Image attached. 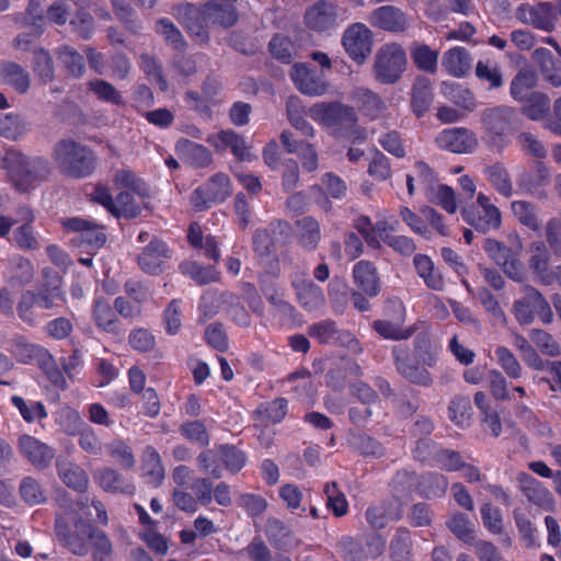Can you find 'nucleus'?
<instances>
[{
	"mask_svg": "<svg viewBox=\"0 0 561 561\" xmlns=\"http://www.w3.org/2000/svg\"><path fill=\"white\" fill-rule=\"evenodd\" d=\"M482 140L496 152H503L519 130L520 122L514 107L500 105L488 107L480 116Z\"/></svg>",
	"mask_w": 561,
	"mask_h": 561,
	"instance_id": "3",
	"label": "nucleus"
},
{
	"mask_svg": "<svg viewBox=\"0 0 561 561\" xmlns=\"http://www.w3.org/2000/svg\"><path fill=\"white\" fill-rule=\"evenodd\" d=\"M413 264L417 275L424 279L425 284L434 289L440 290L444 287V278L434 270L433 260L424 253H417L413 257Z\"/></svg>",
	"mask_w": 561,
	"mask_h": 561,
	"instance_id": "43",
	"label": "nucleus"
},
{
	"mask_svg": "<svg viewBox=\"0 0 561 561\" xmlns=\"http://www.w3.org/2000/svg\"><path fill=\"white\" fill-rule=\"evenodd\" d=\"M472 411V404L469 398L455 397L450 400L448 405V417L456 425L465 428L470 424V412Z\"/></svg>",
	"mask_w": 561,
	"mask_h": 561,
	"instance_id": "63",
	"label": "nucleus"
},
{
	"mask_svg": "<svg viewBox=\"0 0 561 561\" xmlns=\"http://www.w3.org/2000/svg\"><path fill=\"white\" fill-rule=\"evenodd\" d=\"M483 174L491 186L504 197H511L514 188L507 168L502 162L488 165Z\"/></svg>",
	"mask_w": 561,
	"mask_h": 561,
	"instance_id": "36",
	"label": "nucleus"
},
{
	"mask_svg": "<svg viewBox=\"0 0 561 561\" xmlns=\"http://www.w3.org/2000/svg\"><path fill=\"white\" fill-rule=\"evenodd\" d=\"M37 366L47 376L55 387L64 390L67 387L64 373L56 364L53 355L44 347L37 346Z\"/></svg>",
	"mask_w": 561,
	"mask_h": 561,
	"instance_id": "44",
	"label": "nucleus"
},
{
	"mask_svg": "<svg viewBox=\"0 0 561 561\" xmlns=\"http://www.w3.org/2000/svg\"><path fill=\"white\" fill-rule=\"evenodd\" d=\"M8 164L5 170L14 187L22 193L27 192L35 181L28 159L23 153L14 151Z\"/></svg>",
	"mask_w": 561,
	"mask_h": 561,
	"instance_id": "21",
	"label": "nucleus"
},
{
	"mask_svg": "<svg viewBox=\"0 0 561 561\" xmlns=\"http://www.w3.org/2000/svg\"><path fill=\"white\" fill-rule=\"evenodd\" d=\"M297 299L301 308L307 312H313L325 306V295L323 289L310 279L293 283Z\"/></svg>",
	"mask_w": 561,
	"mask_h": 561,
	"instance_id": "25",
	"label": "nucleus"
},
{
	"mask_svg": "<svg viewBox=\"0 0 561 561\" xmlns=\"http://www.w3.org/2000/svg\"><path fill=\"white\" fill-rule=\"evenodd\" d=\"M209 27L219 26L228 28L238 21L237 9L232 5L220 4V2H206Z\"/></svg>",
	"mask_w": 561,
	"mask_h": 561,
	"instance_id": "39",
	"label": "nucleus"
},
{
	"mask_svg": "<svg viewBox=\"0 0 561 561\" xmlns=\"http://www.w3.org/2000/svg\"><path fill=\"white\" fill-rule=\"evenodd\" d=\"M517 480L519 482L523 494L527 497L528 501L539 506H543L551 502V492L540 481L530 474L522 472L518 474Z\"/></svg>",
	"mask_w": 561,
	"mask_h": 561,
	"instance_id": "34",
	"label": "nucleus"
},
{
	"mask_svg": "<svg viewBox=\"0 0 561 561\" xmlns=\"http://www.w3.org/2000/svg\"><path fill=\"white\" fill-rule=\"evenodd\" d=\"M530 256L528 260L529 268L538 276L545 285H551L553 268H550L551 249L545 241H534L529 245Z\"/></svg>",
	"mask_w": 561,
	"mask_h": 561,
	"instance_id": "20",
	"label": "nucleus"
},
{
	"mask_svg": "<svg viewBox=\"0 0 561 561\" xmlns=\"http://www.w3.org/2000/svg\"><path fill=\"white\" fill-rule=\"evenodd\" d=\"M231 194L230 180L225 173L213 175L191 194V205L196 210H205L214 204L225 202Z\"/></svg>",
	"mask_w": 561,
	"mask_h": 561,
	"instance_id": "11",
	"label": "nucleus"
},
{
	"mask_svg": "<svg viewBox=\"0 0 561 561\" xmlns=\"http://www.w3.org/2000/svg\"><path fill=\"white\" fill-rule=\"evenodd\" d=\"M339 8L330 0H317L305 12V26L317 33L329 32L339 24Z\"/></svg>",
	"mask_w": 561,
	"mask_h": 561,
	"instance_id": "14",
	"label": "nucleus"
},
{
	"mask_svg": "<svg viewBox=\"0 0 561 561\" xmlns=\"http://www.w3.org/2000/svg\"><path fill=\"white\" fill-rule=\"evenodd\" d=\"M480 516L484 528L493 535L504 534V523L501 508L494 506L491 502H485L480 506Z\"/></svg>",
	"mask_w": 561,
	"mask_h": 561,
	"instance_id": "61",
	"label": "nucleus"
},
{
	"mask_svg": "<svg viewBox=\"0 0 561 561\" xmlns=\"http://www.w3.org/2000/svg\"><path fill=\"white\" fill-rule=\"evenodd\" d=\"M142 473L153 486H159L164 480V467L159 451L147 446L142 453Z\"/></svg>",
	"mask_w": 561,
	"mask_h": 561,
	"instance_id": "37",
	"label": "nucleus"
},
{
	"mask_svg": "<svg viewBox=\"0 0 561 561\" xmlns=\"http://www.w3.org/2000/svg\"><path fill=\"white\" fill-rule=\"evenodd\" d=\"M522 104V113L533 121L542 119L550 110V99L540 92H531Z\"/></svg>",
	"mask_w": 561,
	"mask_h": 561,
	"instance_id": "49",
	"label": "nucleus"
},
{
	"mask_svg": "<svg viewBox=\"0 0 561 561\" xmlns=\"http://www.w3.org/2000/svg\"><path fill=\"white\" fill-rule=\"evenodd\" d=\"M388 309H391L397 314V322L389 320H375L373 323L374 330L385 339L388 340H407L413 335V329H402L401 323L404 320L405 309L401 300H390Z\"/></svg>",
	"mask_w": 561,
	"mask_h": 561,
	"instance_id": "17",
	"label": "nucleus"
},
{
	"mask_svg": "<svg viewBox=\"0 0 561 561\" xmlns=\"http://www.w3.org/2000/svg\"><path fill=\"white\" fill-rule=\"evenodd\" d=\"M182 275L190 277L198 285L218 280L219 273L215 265H205L195 261H183L180 266Z\"/></svg>",
	"mask_w": 561,
	"mask_h": 561,
	"instance_id": "38",
	"label": "nucleus"
},
{
	"mask_svg": "<svg viewBox=\"0 0 561 561\" xmlns=\"http://www.w3.org/2000/svg\"><path fill=\"white\" fill-rule=\"evenodd\" d=\"M43 283L37 286V308L59 314L67 309L65 291L61 287L60 273L49 268H43Z\"/></svg>",
	"mask_w": 561,
	"mask_h": 561,
	"instance_id": "12",
	"label": "nucleus"
},
{
	"mask_svg": "<svg viewBox=\"0 0 561 561\" xmlns=\"http://www.w3.org/2000/svg\"><path fill=\"white\" fill-rule=\"evenodd\" d=\"M92 318L96 328L103 332L118 335L123 331L114 304L111 305L110 300L102 295L93 299Z\"/></svg>",
	"mask_w": 561,
	"mask_h": 561,
	"instance_id": "18",
	"label": "nucleus"
},
{
	"mask_svg": "<svg viewBox=\"0 0 561 561\" xmlns=\"http://www.w3.org/2000/svg\"><path fill=\"white\" fill-rule=\"evenodd\" d=\"M365 518L374 529H383L389 523L402 518L401 505L393 506L391 501H381L366 508Z\"/></svg>",
	"mask_w": 561,
	"mask_h": 561,
	"instance_id": "24",
	"label": "nucleus"
},
{
	"mask_svg": "<svg viewBox=\"0 0 561 561\" xmlns=\"http://www.w3.org/2000/svg\"><path fill=\"white\" fill-rule=\"evenodd\" d=\"M342 44L350 59L363 65L373 51V32L364 23H353L346 27Z\"/></svg>",
	"mask_w": 561,
	"mask_h": 561,
	"instance_id": "13",
	"label": "nucleus"
},
{
	"mask_svg": "<svg viewBox=\"0 0 561 561\" xmlns=\"http://www.w3.org/2000/svg\"><path fill=\"white\" fill-rule=\"evenodd\" d=\"M308 116L318 124L336 130L353 127L358 119L355 108L340 101L314 103L308 108Z\"/></svg>",
	"mask_w": 561,
	"mask_h": 561,
	"instance_id": "7",
	"label": "nucleus"
},
{
	"mask_svg": "<svg viewBox=\"0 0 561 561\" xmlns=\"http://www.w3.org/2000/svg\"><path fill=\"white\" fill-rule=\"evenodd\" d=\"M371 20L376 27L391 33L404 32L409 25L407 15L391 5L376 9L373 12Z\"/></svg>",
	"mask_w": 561,
	"mask_h": 561,
	"instance_id": "26",
	"label": "nucleus"
},
{
	"mask_svg": "<svg viewBox=\"0 0 561 561\" xmlns=\"http://www.w3.org/2000/svg\"><path fill=\"white\" fill-rule=\"evenodd\" d=\"M350 286L344 279L334 278L328 286L329 300L335 314H343L350 304Z\"/></svg>",
	"mask_w": 561,
	"mask_h": 561,
	"instance_id": "54",
	"label": "nucleus"
},
{
	"mask_svg": "<svg viewBox=\"0 0 561 561\" xmlns=\"http://www.w3.org/2000/svg\"><path fill=\"white\" fill-rule=\"evenodd\" d=\"M57 473H59V479L66 486L79 493H84L89 488V477L83 468L77 463H57Z\"/></svg>",
	"mask_w": 561,
	"mask_h": 561,
	"instance_id": "33",
	"label": "nucleus"
},
{
	"mask_svg": "<svg viewBox=\"0 0 561 561\" xmlns=\"http://www.w3.org/2000/svg\"><path fill=\"white\" fill-rule=\"evenodd\" d=\"M511 209L516 216L518 222L533 231L540 229L537 208L536 206L527 201H515L511 204Z\"/></svg>",
	"mask_w": 561,
	"mask_h": 561,
	"instance_id": "60",
	"label": "nucleus"
},
{
	"mask_svg": "<svg viewBox=\"0 0 561 561\" xmlns=\"http://www.w3.org/2000/svg\"><path fill=\"white\" fill-rule=\"evenodd\" d=\"M54 156L60 173L71 179L89 178L98 167L95 152L75 140H60L55 146Z\"/></svg>",
	"mask_w": 561,
	"mask_h": 561,
	"instance_id": "4",
	"label": "nucleus"
},
{
	"mask_svg": "<svg viewBox=\"0 0 561 561\" xmlns=\"http://www.w3.org/2000/svg\"><path fill=\"white\" fill-rule=\"evenodd\" d=\"M460 214L480 233L499 230L503 224L501 209L483 193H478L474 203L461 206Z\"/></svg>",
	"mask_w": 561,
	"mask_h": 561,
	"instance_id": "6",
	"label": "nucleus"
},
{
	"mask_svg": "<svg viewBox=\"0 0 561 561\" xmlns=\"http://www.w3.org/2000/svg\"><path fill=\"white\" fill-rule=\"evenodd\" d=\"M96 483L108 493L133 494L136 490L128 479L117 472L116 469H108V467L96 473Z\"/></svg>",
	"mask_w": 561,
	"mask_h": 561,
	"instance_id": "31",
	"label": "nucleus"
},
{
	"mask_svg": "<svg viewBox=\"0 0 561 561\" xmlns=\"http://www.w3.org/2000/svg\"><path fill=\"white\" fill-rule=\"evenodd\" d=\"M307 333L310 337L317 340L321 345H329V343H333L334 340L341 337L343 334H346L344 330L339 328L336 321L331 319L321 320L310 324L307 328ZM346 335L350 336V333Z\"/></svg>",
	"mask_w": 561,
	"mask_h": 561,
	"instance_id": "42",
	"label": "nucleus"
},
{
	"mask_svg": "<svg viewBox=\"0 0 561 561\" xmlns=\"http://www.w3.org/2000/svg\"><path fill=\"white\" fill-rule=\"evenodd\" d=\"M414 175H407V190L410 196L415 194V181L419 186L424 191L425 196L432 191V188L438 183V174L431 167V164L424 160H417L413 164Z\"/></svg>",
	"mask_w": 561,
	"mask_h": 561,
	"instance_id": "28",
	"label": "nucleus"
},
{
	"mask_svg": "<svg viewBox=\"0 0 561 561\" xmlns=\"http://www.w3.org/2000/svg\"><path fill=\"white\" fill-rule=\"evenodd\" d=\"M448 529L461 541L472 543L474 540V524L465 513H455L447 522Z\"/></svg>",
	"mask_w": 561,
	"mask_h": 561,
	"instance_id": "62",
	"label": "nucleus"
},
{
	"mask_svg": "<svg viewBox=\"0 0 561 561\" xmlns=\"http://www.w3.org/2000/svg\"><path fill=\"white\" fill-rule=\"evenodd\" d=\"M224 148H229L232 154L240 161L250 160V148L245 139L233 129H221L217 136Z\"/></svg>",
	"mask_w": 561,
	"mask_h": 561,
	"instance_id": "51",
	"label": "nucleus"
},
{
	"mask_svg": "<svg viewBox=\"0 0 561 561\" xmlns=\"http://www.w3.org/2000/svg\"><path fill=\"white\" fill-rule=\"evenodd\" d=\"M533 59L538 65L545 80L552 87H561V65L553 58V54L547 48H537L533 53Z\"/></svg>",
	"mask_w": 561,
	"mask_h": 561,
	"instance_id": "32",
	"label": "nucleus"
},
{
	"mask_svg": "<svg viewBox=\"0 0 561 561\" xmlns=\"http://www.w3.org/2000/svg\"><path fill=\"white\" fill-rule=\"evenodd\" d=\"M180 435L201 448L208 447L210 444L209 433L202 420H190L180 424Z\"/></svg>",
	"mask_w": 561,
	"mask_h": 561,
	"instance_id": "47",
	"label": "nucleus"
},
{
	"mask_svg": "<svg viewBox=\"0 0 561 561\" xmlns=\"http://www.w3.org/2000/svg\"><path fill=\"white\" fill-rule=\"evenodd\" d=\"M435 141L438 148L454 153H472L478 147L477 136L468 127L442 129Z\"/></svg>",
	"mask_w": 561,
	"mask_h": 561,
	"instance_id": "15",
	"label": "nucleus"
},
{
	"mask_svg": "<svg viewBox=\"0 0 561 561\" xmlns=\"http://www.w3.org/2000/svg\"><path fill=\"white\" fill-rule=\"evenodd\" d=\"M411 58L420 70L432 73L436 70L438 54L432 50L428 44L414 42L411 47Z\"/></svg>",
	"mask_w": 561,
	"mask_h": 561,
	"instance_id": "56",
	"label": "nucleus"
},
{
	"mask_svg": "<svg viewBox=\"0 0 561 561\" xmlns=\"http://www.w3.org/2000/svg\"><path fill=\"white\" fill-rule=\"evenodd\" d=\"M34 270L32 262L24 257H16L14 260L13 273L10 277V285L15 289L31 288L34 290Z\"/></svg>",
	"mask_w": 561,
	"mask_h": 561,
	"instance_id": "45",
	"label": "nucleus"
},
{
	"mask_svg": "<svg viewBox=\"0 0 561 561\" xmlns=\"http://www.w3.org/2000/svg\"><path fill=\"white\" fill-rule=\"evenodd\" d=\"M55 536L73 556L92 554L93 561H112L113 546L106 534L78 517L69 526L62 517L55 519Z\"/></svg>",
	"mask_w": 561,
	"mask_h": 561,
	"instance_id": "2",
	"label": "nucleus"
},
{
	"mask_svg": "<svg viewBox=\"0 0 561 561\" xmlns=\"http://www.w3.org/2000/svg\"><path fill=\"white\" fill-rule=\"evenodd\" d=\"M173 254L168 242L153 237L137 255L138 268L147 275L159 276L169 268Z\"/></svg>",
	"mask_w": 561,
	"mask_h": 561,
	"instance_id": "10",
	"label": "nucleus"
},
{
	"mask_svg": "<svg viewBox=\"0 0 561 561\" xmlns=\"http://www.w3.org/2000/svg\"><path fill=\"white\" fill-rule=\"evenodd\" d=\"M55 422L64 433L70 436L77 435L84 425L80 413L69 405H62L55 411Z\"/></svg>",
	"mask_w": 561,
	"mask_h": 561,
	"instance_id": "53",
	"label": "nucleus"
},
{
	"mask_svg": "<svg viewBox=\"0 0 561 561\" xmlns=\"http://www.w3.org/2000/svg\"><path fill=\"white\" fill-rule=\"evenodd\" d=\"M538 291L536 288L528 289L524 297L513 305V312L519 324H529L534 321Z\"/></svg>",
	"mask_w": 561,
	"mask_h": 561,
	"instance_id": "52",
	"label": "nucleus"
},
{
	"mask_svg": "<svg viewBox=\"0 0 561 561\" xmlns=\"http://www.w3.org/2000/svg\"><path fill=\"white\" fill-rule=\"evenodd\" d=\"M443 93L456 105L472 111L476 106L474 94L458 82H444Z\"/></svg>",
	"mask_w": 561,
	"mask_h": 561,
	"instance_id": "55",
	"label": "nucleus"
},
{
	"mask_svg": "<svg viewBox=\"0 0 561 561\" xmlns=\"http://www.w3.org/2000/svg\"><path fill=\"white\" fill-rule=\"evenodd\" d=\"M537 82L536 73L531 70H519L511 80V96L522 102L531 92Z\"/></svg>",
	"mask_w": 561,
	"mask_h": 561,
	"instance_id": "58",
	"label": "nucleus"
},
{
	"mask_svg": "<svg viewBox=\"0 0 561 561\" xmlns=\"http://www.w3.org/2000/svg\"><path fill=\"white\" fill-rule=\"evenodd\" d=\"M391 356L397 371L412 385L431 387L433 375L427 367L436 365L439 347L427 331L419 332L413 337V354L408 345L392 347Z\"/></svg>",
	"mask_w": 561,
	"mask_h": 561,
	"instance_id": "1",
	"label": "nucleus"
},
{
	"mask_svg": "<svg viewBox=\"0 0 561 561\" xmlns=\"http://www.w3.org/2000/svg\"><path fill=\"white\" fill-rule=\"evenodd\" d=\"M154 31L176 51L183 53L187 44L181 30L168 18L157 20Z\"/></svg>",
	"mask_w": 561,
	"mask_h": 561,
	"instance_id": "46",
	"label": "nucleus"
},
{
	"mask_svg": "<svg viewBox=\"0 0 561 561\" xmlns=\"http://www.w3.org/2000/svg\"><path fill=\"white\" fill-rule=\"evenodd\" d=\"M323 492L327 496L329 511L337 518L346 516L347 512H350V503L344 492L339 488V484L334 481L328 482L324 485Z\"/></svg>",
	"mask_w": 561,
	"mask_h": 561,
	"instance_id": "50",
	"label": "nucleus"
},
{
	"mask_svg": "<svg viewBox=\"0 0 561 561\" xmlns=\"http://www.w3.org/2000/svg\"><path fill=\"white\" fill-rule=\"evenodd\" d=\"M288 411V401L286 398H276L272 401L262 403L257 412L265 419L267 422L276 424L282 422Z\"/></svg>",
	"mask_w": 561,
	"mask_h": 561,
	"instance_id": "64",
	"label": "nucleus"
},
{
	"mask_svg": "<svg viewBox=\"0 0 561 561\" xmlns=\"http://www.w3.org/2000/svg\"><path fill=\"white\" fill-rule=\"evenodd\" d=\"M293 236L305 252L314 251L322 239L321 226L311 215H305L294 222Z\"/></svg>",
	"mask_w": 561,
	"mask_h": 561,
	"instance_id": "19",
	"label": "nucleus"
},
{
	"mask_svg": "<svg viewBox=\"0 0 561 561\" xmlns=\"http://www.w3.org/2000/svg\"><path fill=\"white\" fill-rule=\"evenodd\" d=\"M179 158L193 168H206L213 162L211 151L204 145L180 138L175 144Z\"/></svg>",
	"mask_w": 561,
	"mask_h": 561,
	"instance_id": "23",
	"label": "nucleus"
},
{
	"mask_svg": "<svg viewBox=\"0 0 561 561\" xmlns=\"http://www.w3.org/2000/svg\"><path fill=\"white\" fill-rule=\"evenodd\" d=\"M407 66V55L400 44H385L374 65L376 79L385 84L397 82Z\"/></svg>",
	"mask_w": 561,
	"mask_h": 561,
	"instance_id": "9",
	"label": "nucleus"
},
{
	"mask_svg": "<svg viewBox=\"0 0 561 561\" xmlns=\"http://www.w3.org/2000/svg\"><path fill=\"white\" fill-rule=\"evenodd\" d=\"M295 87L305 95L321 96L328 92L329 82L322 72L309 68L306 64H295L290 70Z\"/></svg>",
	"mask_w": 561,
	"mask_h": 561,
	"instance_id": "16",
	"label": "nucleus"
},
{
	"mask_svg": "<svg viewBox=\"0 0 561 561\" xmlns=\"http://www.w3.org/2000/svg\"><path fill=\"white\" fill-rule=\"evenodd\" d=\"M433 104V85L428 78L415 79L411 91V110L417 117H423Z\"/></svg>",
	"mask_w": 561,
	"mask_h": 561,
	"instance_id": "29",
	"label": "nucleus"
},
{
	"mask_svg": "<svg viewBox=\"0 0 561 561\" xmlns=\"http://www.w3.org/2000/svg\"><path fill=\"white\" fill-rule=\"evenodd\" d=\"M88 88L94 93L96 99L102 102L111 103L113 105H125V101L121 92L106 80L94 79L88 82Z\"/></svg>",
	"mask_w": 561,
	"mask_h": 561,
	"instance_id": "59",
	"label": "nucleus"
},
{
	"mask_svg": "<svg viewBox=\"0 0 561 561\" xmlns=\"http://www.w3.org/2000/svg\"><path fill=\"white\" fill-rule=\"evenodd\" d=\"M217 455L224 469L231 474L239 473L248 461L247 453L230 444H221L217 448Z\"/></svg>",
	"mask_w": 561,
	"mask_h": 561,
	"instance_id": "40",
	"label": "nucleus"
},
{
	"mask_svg": "<svg viewBox=\"0 0 561 561\" xmlns=\"http://www.w3.org/2000/svg\"><path fill=\"white\" fill-rule=\"evenodd\" d=\"M353 280L356 287L368 297L380 293V278L374 263L359 261L352 268Z\"/></svg>",
	"mask_w": 561,
	"mask_h": 561,
	"instance_id": "22",
	"label": "nucleus"
},
{
	"mask_svg": "<svg viewBox=\"0 0 561 561\" xmlns=\"http://www.w3.org/2000/svg\"><path fill=\"white\" fill-rule=\"evenodd\" d=\"M57 58H59L60 64L70 76L79 78L84 73V57L76 49L69 46H61L57 49Z\"/></svg>",
	"mask_w": 561,
	"mask_h": 561,
	"instance_id": "57",
	"label": "nucleus"
},
{
	"mask_svg": "<svg viewBox=\"0 0 561 561\" xmlns=\"http://www.w3.org/2000/svg\"><path fill=\"white\" fill-rule=\"evenodd\" d=\"M386 539L376 531H366L356 536H343L339 551L344 561H369L378 559L386 549Z\"/></svg>",
	"mask_w": 561,
	"mask_h": 561,
	"instance_id": "5",
	"label": "nucleus"
},
{
	"mask_svg": "<svg viewBox=\"0 0 561 561\" xmlns=\"http://www.w3.org/2000/svg\"><path fill=\"white\" fill-rule=\"evenodd\" d=\"M0 75L4 83L20 93H25L31 87L30 75L18 64L4 61L0 65Z\"/></svg>",
	"mask_w": 561,
	"mask_h": 561,
	"instance_id": "41",
	"label": "nucleus"
},
{
	"mask_svg": "<svg viewBox=\"0 0 561 561\" xmlns=\"http://www.w3.org/2000/svg\"><path fill=\"white\" fill-rule=\"evenodd\" d=\"M430 203L439 206L447 214H455L458 208L457 196L454 188L446 184H436L426 195Z\"/></svg>",
	"mask_w": 561,
	"mask_h": 561,
	"instance_id": "48",
	"label": "nucleus"
},
{
	"mask_svg": "<svg viewBox=\"0 0 561 561\" xmlns=\"http://www.w3.org/2000/svg\"><path fill=\"white\" fill-rule=\"evenodd\" d=\"M442 67L453 77L462 78L472 67V58L466 48L455 47L444 54Z\"/></svg>",
	"mask_w": 561,
	"mask_h": 561,
	"instance_id": "30",
	"label": "nucleus"
},
{
	"mask_svg": "<svg viewBox=\"0 0 561 561\" xmlns=\"http://www.w3.org/2000/svg\"><path fill=\"white\" fill-rule=\"evenodd\" d=\"M448 484V479L444 474L427 472L419 478L416 491L423 497L437 499L445 495Z\"/></svg>",
	"mask_w": 561,
	"mask_h": 561,
	"instance_id": "35",
	"label": "nucleus"
},
{
	"mask_svg": "<svg viewBox=\"0 0 561 561\" xmlns=\"http://www.w3.org/2000/svg\"><path fill=\"white\" fill-rule=\"evenodd\" d=\"M358 111L369 119H377L387 111L385 101L368 88H356L352 94Z\"/></svg>",
	"mask_w": 561,
	"mask_h": 561,
	"instance_id": "27",
	"label": "nucleus"
},
{
	"mask_svg": "<svg viewBox=\"0 0 561 561\" xmlns=\"http://www.w3.org/2000/svg\"><path fill=\"white\" fill-rule=\"evenodd\" d=\"M206 13V2L199 7L192 4V2H180L171 9V14L186 33L201 43H208L210 39Z\"/></svg>",
	"mask_w": 561,
	"mask_h": 561,
	"instance_id": "8",
	"label": "nucleus"
}]
</instances>
